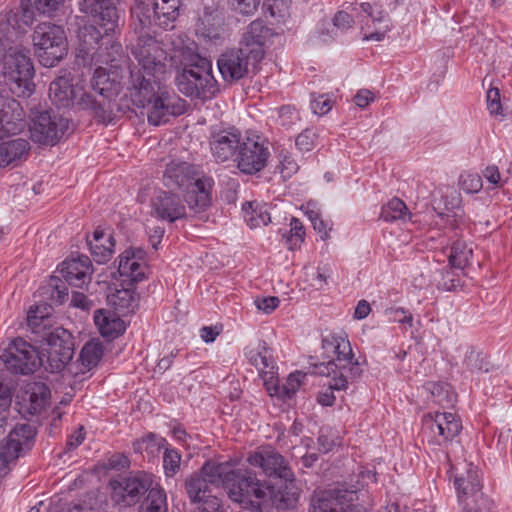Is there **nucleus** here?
<instances>
[{
    "label": "nucleus",
    "instance_id": "nucleus-56",
    "mask_svg": "<svg viewBox=\"0 0 512 512\" xmlns=\"http://www.w3.org/2000/svg\"><path fill=\"white\" fill-rule=\"evenodd\" d=\"M487 106L491 114L499 115L502 113L500 92L498 88H490L488 90Z\"/></svg>",
    "mask_w": 512,
    "mask_h": 512
},
{
    "label": "nucleus",
    "instance_id": "nucleus-45",
    "mask_svg": "<svg viewBox=\"0 0 512 512\" xmlns=\"http://www.w3.org/2000/svg\"><path fill=\"white\" fill-rule=\"evenodd\" d=\"M13 27L21 34L28 33L32 28V2L21 0L19 9L13 16Z\"/></svg>",
    "mask_w": 512,
    "mask_h": 512
},
{
    "label": "nucleus",
    "instance_id": "nucleus-57",
    "mask_svg": "<svg viewBox=\"0 0 512 512\" xmlns=\"http://www.w3.org/2000/svg\"><path fill=\"white\" fill-rule=\"evenodd\" d=\"M425 424L431 432H437L445 440V431H447L449 425L448 418H428Z\"/></svg>",
    "mask_w": 512,
    "mask_h": 512
},
{
    "label": "nucleus",
    "instance_id": "nucleus-48",
    "mask_svg": "<svg viewBox=\"0 0 512 512\" xmlns=\"http://www.w3.org/2000/svg\"><path fill=\"white\" fill-rule=\"evenodd\" d=\"M407 215H410L408 213V208L406 207L405 203L399 198H394L391 201H389L387 205L383 207L381 212V217L385 221H395L399 219H404Z\"/></svg>",
    "mask_w": 512,
    "mask_h": 512
},
{
    "label": "nucleus",
    "instance_id": "nucleus-54",
    "mask_svg": "<svg viewBox=\"0 0 512 512\" xmlns=\"http://www.w3.org/2000/svg\"><path fill=\"white\" fill-rule=\"evenodd\" d=\"M317 135L310 129L302 131L295 140V144L299 150L309 152L315 147Z\"/></svg>",
    "mask_w": 512,
    "mask_h": 512
},
{
    "label": "nucleus",
    "instance_id": "nucleus-21",
    "mask_svg": "<svg viewBox=\"0 0 512 512\" xmlns=\"http://www.w3.org/2000/svg\"><path fill=\"white\" fill-rule=\"evenodd\" d=\"M116 0H83L80 10L90 15L96 23L104 28V33L114 31L117 26L118 12Z\"/></svg>",
    "mask_w": 512,
    "mask_h": 512
},
{
    "label": "nucleus",
    "instance_id": "nucleus-19",
    "mask_svg": "<svg viewBox=\"0 0 512 512\" xmlns=\"http://www.w3.org/2000/svg\"><path fill=\"white\" fill-rule=\"evenodd\" d=\"M30 347L22 338H17L3 350L0 358L10 372L21 375H29L32 372Z\"/></svg>",
    "mask_w": 512,
    "mask_h": 512
},
{
    "label": "nucleus",
    "instance_id": "nucleus-60",
    "mask_svg": "<svg viewBox=\"0 0 512 512\" xmlns=\"http://www.w3.org/2000/svg\"><path fill=\"white\" fill-rule=\"evenodd\" d=\"M310 108L315 114L324 115L331 109V101L320 96L311 101Z\"/></svg>",
    "mask_w": 512,
    "mask_h": 512
},
{
    "label": "nucleus",
    "instance_id": "nucleus-44",
    "mask_svg": "<svg viewBox=\"0 0 512 512\" xmlns=\"http://www.w3.org/2000/svg\"><path fill=\"white\" fill-rule=\"evenodd\" d=\"M167 498L165 491L156 485L150 489L148 495L140 505L139 512H167Z\"/></svg>",
    "mask_w": 512,
    "mask_h": 512
},
{
    "label": "nucleus",
    "instance_id": "nucleus-63",
    "mask_svg": "<svg viewBox=\"0 0 512 512\" xmlns=\"http://www.w3.org/2000/svg\"><path fill=\"white\" fill-rule=\"evenodd\" d=\"M352 22V17L344 11H338L333 18L334 26L341 30L349 28Z\"/></svg>",
    "mask_w": 512,
    "mask_h": 512
},
{
    "label": "nucleus",
    "instance_id": "nucleus-50",
    "mask_svg": "<svg viewBox=\"0 0 512 512\" xmlns=\"http://www.w3.org/2000/svg\"><path fill=\"white\" fill-rule=\"evenodd\" d=\"M305 376L304 373L301 371H296L295 373H291L286 383L281 385L280 390V399L286 400L293 397L295 392L300 388L301 386V379Z\"/></svg>",
    "mask_w": 512,
    "mask_h": 512
},
{
    "label": "nucleus",
    "instance_id": "nucleus-6",
    "mask_svg": "<svg viewBox=\"0 0 512 512\" xmlns=\"http://www.w3.org/2000/svg\"><path fill=\"white\" fill-rule=\"evenodd\" d=\"M228 495L231 500L249 509L267 512L269 486L256 478L251 470H231L227 476Z\"/></svg>",
    "mask_w": 512,
    "mask_h": 512
},
{
    "label": "nucleus",
    "instance_id": "nucleus-42",
    "mask_svg": "<svg viewBox=\"0 0 512 512\" xmlns=\"http://www.w3.org/2000/svg\"><path fill=\"white\" fill-rule=\"evenodd\" d=\"M164 439L158 438L155 434H148L141 439H137L133 443L135 453H140L148 460L158 457L163 448Z\"/></svg>",
    "mask_w": 512,
    "mask_h": 512
},
{
    "label": "nucleus",
    "instance_id": "nucleus-38",
    "mask_svg": "<svg viewBox=\"0 0 512 512\" xmlns=\"http://www.w3.org/2000/svg\"><path fill=\"white\" fill-rule=\"evenodd\" d=\"M229 473L230 471L224 463L206 462L199 473H194L191 476H200L207 484L218 489L220 484H223L225 488L227 487Z\"/></svg>",
    "mask_w": 512,
    "mask_h": 512
},
{
    "label": "nucleus",
    "instance_id": "nucleus-2",
    "mask_svg": "<svg viewBox=\"0 0 512 512\" xmlns=\"http://www.w3.org/2000/svg\"><path fill=\"white\" fill-rule=\"evenodd\" d=\"M131 100L136 106L147 109L148 122L155 126L186 111L183 99L168 91L159 80L146 78L140 71L131 70Z\"/></svg>",
    "mask_w": 512,
    "mask_h": 512
},
{
    "label": "nucleus",
    "instance_id": "nucleus-55",
    "mask_svg": "<svg viewBox=\"0 0 512 512\" xmlns=\"http://www.w3.org/2000/svg\"><path fill=\"white\" fill-rule=\"evenodd\" d=\"M264 381L267 392L271 397H277L280 399L281 386L278 383V378L275 376L274 371L265 372L261 375Z\"/></svg>",
    "mask_w": 512,
    "mask_h": 512
},
{
    "label": "nucleus",
    "instance_id": "nucleus-3",
    "mask_svg": "<svg viewBox=\"0 0 512 512\" xmlns=\"http://www.w3.org/2000/svg\"><path fill=\"white\" fill-rule=\"evenodd\" d=\"M171 60L178 69H181L176 79L180 92L202 100L211 99L214 96L217 87L212 75V65L208 59L201 57L189 47H176Z\"/></svg>",
    "mask_w": 512,
    "mask_h": 512
},
{
    "label": "nucleus",
    "instance_id": "nucleus-10",
    "mask_svg": "<svg viewBox=\"0 0 512 512\" xmlns=\"http://www.w3.org/2000/svg\"><path fill=\"white\" fill-rule=\"evenodd\" d=\"M452 473L458 501L465 505L466 501L471 498L477 504L483 495L477 467L472 463H466L461 468L453 466Z\"/></svg>",
    "mask_w": 512,
    "mask_h": 512
},
{
    "label": "nucleus",
    "instance_id": "nucleus-4",
    "mask_svg": "<svg viewBox=\"0 0 512 512\" xmlns=\"http://www.w3.org/2000/svg\"><path fill=\"white\" fill-rule=\"evenodd\" d=\"M74 339L63 327H55L34 336V368L55 373L61 371L73 358Z\"/></svg>",
    "mask_w": 512,
    "mask_h": 512
},
{
    "label": "nucleus",
    "instance_id": "nucleus-47",
    "mask_svg": "<svg viewBox=\"0 0 512 512\" xmlns=\"http://www.w3.org/2000/svg\"><path fill=\"white\" fill-rule=\"evenodd\" d=\"M262 7L270 17L284 21L290 16L291 0H263Z\"/></svg>",
    "mask_w": 512,
    "mask_h": 512
},
{
    "label": "nucleus",
    "instance_id": "nucleus-5",
    "mask_svg": "<svg viewBox=\"0 0 512 512\" xmlns=\"http://www.w3.org/2000/svg\"><path fill=\"white\" fill-rule=\"evenodd\" d=\"M164 178L166 186L186 190L184 200L190 209L199 212L210 205V181L199 178L193 165L173 160L167 165Z\"/></svg>",
    "mask_w": 512,
    "mask_h": 512
},
{
    "label": "nucleus",
    "instance_id": "nucleus-37",
    "mask_svg": "<svg viewBox=\"0 0 512 512\" xmlns=\"http://www.w3.org/2000/svg\"><path fill=\"white\" fill-rule=\"evenodd\" d=\"M88 244L91 255L97 263H106L112 257L114 239L112 236L104 239L103 231L95 230L93 233V240H88Z\"/></svg>",
    "mask_w": 512,
    "mask_h": 512
},
{
    "label": "nucleus",
    "instance_id": "nucleus-43",
    "mask_svg": "<svg viewBox=\"0 0 512 512\" xmlns=\"http://www.w3.org/2000/svg\"><path fill=\"white\" fill-rule=\"evenodd\" d=\"M245 220L250 227L257 228L267 225L271 221L270 214L256 201L245 202L242 205Z\"/></svg>",
    "mask_w": 512,
    "mask_h": 512
},
{
    "label": "nucleus",
    "instance_id": "nucleus-15",
    "mask_svg": "<svg viewBox=\"0 0 512 512\" xmlns=\"http://www.w3.org/2000/svg\"><path fill=\"white\" fill-rule=\"evenodd\" d=\"M58 272L70 286L84 288L91 282L94 268L88 256L77 254L65 259L58 266Z\"/></svg>",
    "mask_w": 512,
    "mask_h": 512
},
{
    "label": "nucleus",
    "instance_id": "nucleus-12",
    "mask_svg": "<svg viewBox=\"0 0 512 512\" xmlns=\"http://www.w3.org/2000/svg\"><path fill=\"white\" fill-rule=\"evenodd\" d=\"M247 461L254 467H259L268 475H275L284 481L293 480V472L285 464V460L275 449L270 446L260 447L251 453Z\"/></svg>",
    "mask_w": 512,
    "mask_h": 512
},
{
    "label": "nucleus",
    "instance_id": "nucleus-64",
    "mask_svg": "<svg viewBox=\"0 0 512 512\" xmlns=\"http://www.w3.org/2000/svg\"><path fill=\"white\" fill-rule=\"evenodd\" d=\"M71 305L76 308L87 310L91 306V301L82 292L74 291L71 295Z\"/></svg>",
    "mask_w": 512,
    "mask_h": 512
},
{
    "label": "nucleus",
    "instance_id": "nucleus-18",
    "mask_svg": "<svg viewBox=\"0 0 512 512\" xmlns=\"http://www.w3.org/2000/svg\"><path fill=\"white\" fill-rule=\"evenodd\" d=\"M268 157L267 148L258 141L247 138L239 148L237 167L245 174H255L266 166Z\"/></svg>",
    "mask_w": 512,
    "mask_h": 512
},
{
    "label": "nucleus",
    "instance_id": "nucleus-16",
    "mask_svg": "<svg viewBox=\"0 0 512 512\" xmlns=\"http://www.w3.org/2000/svg\"><path fill=\"white\" fill-rule=\"evenodd\" d=\"M152 488V476L145 472H138L121 479L118 482V487H115L114 490L115 496L118 497V503H123L124 506H131L139 501L143 493H149Z\"/></svg>",
    "mask_w": 512,
    "mask_h": 512
},
{
    "label": "nucleus",
    "instance_id": "nucleus-23",
    "mask_svg": "<svg viewBox=\"0 0 512 512\" xmlns=\"http://www.w3.org/2000/svg\"><path fill=\"white\" fill-rule=\"evenodd\" d=\"M273 36L272 29L264 24L260 19L252 21L243 34L240 47L251 54V58L256 57L262 60L264 57V43Z\"/></svg>",
    "mask_w": 512,
    "mask_h": 512
},
{
    "label": "nucleus",
    "instance_id": "nucleus-36",
    "mask_svg": "<svg viewBox=\"0 0 512 512\" xmlns=\"http://www.w3.org/2000/svg\"><path fill=\"white\" fill-rule=\"evenodd\" d=\"M108 299L119 316H126L135 311L139 297L132 289L123 288L117 289Z\"/></svg>",
    "mask_w": 512,
    "mask_h": 512
},
{
    "label": "nucleus",
    "instance_id": "nucleus-51",
    "mask_svg": "<svg viewBox=\"0 0 512 512\" xmlns=\"http://www.w3.org/2000/svg\"><path fill=\"white\" fill-rule=\"evenodd\" d=\"M180 454L173 449L166 448L163 455V467L167 476H174L180 467Z\"/></svg>",
    "mask_w": 512,
    "mask_h": 512
},
{
    "label": "nucleus",
    "instance_id": "nucleus-8",
    "mask_svg": "<svg viewBox=\"0 0 512 512\" xmlns=\"http://www.w3.org/2000/svg\"><path fill=\"white\" fill-rule=\"evenodd\" d=\"M34 47L40 64L53 67L67 54L64 31L56 25H39L34 31Z\"/></svg>",
    "mask_w": 512,
    "mask_h": 512
},
{
    "label": "nucleus",
    "instance_id": "nucleus-39",
    "mask_svg": "<svg viewBox=\"0 0 512 512\" xmlns=\"http://www.w3.org/2000/svg\"><path fill=\"white\" fill-rule=\"evenodd\" d=\"M57 326V316L51 304L40 303L34 306V336Z\"/></svg>",
    "mask_w": 512,
    "mask_h": 512
},
{
    "label": "nucleus",
    "instance_id": "nucleus-28",
    "mask_svg": "<svg viewBox=\"0 0 512 512\" xmlns=\"http://www.w3.org/2000/svg\"><path fill=\"white\" fill-rule=\"evenodd\" d=\"M295 478L292 481H285L284 486H279L277 489L269 486V495H267V512H270L272 507L277 509H289L295 506L299 492L294 484Z\"/></svg>",
    "mask_w": 512,
    "mask_h": 512
},
{
    "label": "nucleus",
    "instance_id": "nucleus-9",
    "mask_svg": "<svg viewBox=\"0 0 512 512\" xmlns=\"http://www.w3.org/2000/svg\"><path fill=\"white\" fill-rule=\"evenodd\" d=\"M69 127V119L52 115L49 111L41 112L34 119V142L53 146L62 139Z\"/></svg>",
    "mask_w": 512,
    "mask_h": 512
},
{
    "label": "nucleus",
    "instance_id": "nucleus-1",
    "mask_svg": "<svg viewBox=\"0 0 512 512\" xmlns=\"http://www.w3.org/2000/svg\"><path fill=\"white\" fill-rule=\"evenodd\" d=\"M95 95L83 91L80 80L72 70L64 68L50 83L49 97L60 108L77 105L81 109L91 110L103 122H111L129 110L128 101L119 98L121 83L111 79L103 68H97L91 79Z\"/></svg>",
    "mask_w": 512,
    "mask_h": 512
},
{
    "label": "nucleus",
    "instance_id": "nucleus-53",
    "mask_svg": "<svg viewBox=\"0 0 512 512\" xmlns=\"http://www.w3.org/2000/svg\"><path fill=\"white\" fill-rule=\"evenodd\" d=\"M459 184L465 192L477 193L482 188V179L478 174L466 173L461 175Z\"/></svg>",
    "mask_w": 512,
    "mask_h": 512
},
{
    "label": "nucleus",
    "instance_id": "nucleus-13",
    "mask_svg": "<svg viewBox=\"0 0 512 512\" xmlns=\"http://www.w3.org/2000/svg\"><path fill=\"white\" fill-rule=\"evenodd\" d=\"M32 439V426L22 424L16 426L7 438L0 441V471L6 474L10 465L20 456L23 446Z\"/></svg>",
    "mask_w": 512,
    "mask_h": 512
},
{
    "label": "nucleus",
    "instance_id": "nucleus-59",
    "mask_svg": "<svg viewBox=\"0 0 512 512\" xmlns=\"http://www.w3.org/2000/svg\"><path fill=\"white\" fill-rule=\"evenodd\" d=\"M236 9L243 15H252L258 8L260 0H235Z\"/></svg>",
    "mask_w": 512,
    "mask_h": 512
},
{
    "label": "nucleus",
    "instance_id": "nucleus-34",
    "mask_svg": "<svg viewBox=\"0 0 512 512\" xmlns=\"http://www.w3.org/2000/svg\"><path fill=\"white\" fill-rule=\"evenodd\" d=\"M118 272L120 276L126 277L132 283L142 281L145 277L142 263L136 259V252L132 250L124 251L119 260Z\"/></svg>",
    "mask_w": 512,
    "mask_h": 512
},
{
    "label": "nucleus",
    "instance_id": "nucleus-22",
    "mask_svg": "<svg viewBox=\"0 0 512 512\" xmlns=\"http://www.w3.org/2000/svg\"><path fill=\"white\" fill-rule=\"evenodd\" d=\"M29 50L17 51L13 55L14 69L10 72V79L15 84L13 92L18 95L30 96L32 93V62Z\"/></svg>",
    "mask_w": 512,
    "mask_h": 512
},
{
    "label": "nucleus",
    "instance_id": "nucleus-14",
    "mask_svg": "<svg viewBox=\"0 0 512 512\" xmlns=\"http://www.w3.org/2000/svg\"><path fill=\"white\" fill-rule=\"evenodd\" d=\"M185 491L190 502L199 512H215L220 510L219 498L213 494L216 489L207 484L200 476H188L184 482Z\"/></svg>",
    "mask_w": 512,
    "mask_h": 512
},
{
    "label": "nucleus",
    "instance_id": "nucleus-46",
    "mask_svg": "<svg viewBox=\"0 0 512 512\" xmlns=\"http://www.w3.org/2000/svg\"><path fill=\"white\" fill-rule=\"evenodd\" d=\"M472 255L473 251L467 247L466 243L456 241L451 247L449 264L453 268L464 270L469 265Z\"/></svg>",
    "mask_w": 512,
    "mask_h": 512
},
{
    "label": "nucleus",
    "instance_id": "nucleus-52",
    "mask_svg": "<svg viewBox=\"0 0 512 512\" xmlns=\"http://www.w3.org/2000/svg\"><path fill=\"white\" fill-rule=\"evenodd\" d=\"M290 226L291 235L287 237V243L289 249L293 250L304 241L305 231L301 221L297 218L291 219Z\"/></svg>",
    "mask_w": 512,
    "mask_h": 512
},
{
    "label": "nucleus",
    "instance_id": "nucleus-61",
    "mask_svg": "<svg viewBox=\"0 0 512 512\" xmlns=\"http://www.w3.org/2000/svg\"><path fill=\"white\" fill-rule=\"evenodd\" d=\"M337 360H348L353 358L352 348L348 340L342 339L336 346Z\"/></svg>",
    "mask_w": 512,
    "mask_h": 512
},
{
    "label": "nucleus",
    "instance_id": "nucleus-31",
    "mask_svg": "<svg viewBox=\"0 0 512 512\" xmlns=\"http://www.w3.org/2000/svg\"><path fill=\"white\" fill-rule=\"evenodd\" d=\"M30 143L26 139L18 138L0 144V168L7 167L23 157L30 151Z\"/></svg>",
    "mask_w": 512,
    "mask_h": 512
},
{
    "label": "nucleus",
    "instance_id": "nucleus-30",
    "mask_svg": "<svg viewBox=\"0 0 512 512\" xmlns=\"http://www.w3.org/2000/svg\"><path fill=\"white\" fill-rule=\"evenodd\" d=\"M132 15L136 19L135 30L141 34H145L153 24L158 25V15H156V6L154 0H139L132 8Z\"/></svg>",
    "mask_w": 512,
    "mask_h": 512
},
{
    "label": "nucleus",
    "instance_id": "nucleus-17",
    "mask_svg": "<svg viewBox=\"0 0 512 512\" xmlns=\"http://www.w3.org/2000/svg\"><path fill=\"white\" fill-rule=\"evenodd\" d=\"M152 215L158 219L174 223L186 218V206L182 197L170 191H160L151 200Z\"/></svg>",
    "mask_w": 512,
    "mask_h": 512
},
{
    "label": "nucleus",
    "instance_id": "nucleus-32",
    "mask_svg": "<svg viewBox=\"0 0 512 512\" xmlns=\"http://www.w3.org/2000/svg\"><path fill=\"white\" fill-rule=\"evenodd\" d=\"M104 355V345L99 339H91L81 349L79 360L80 369L75 375L86 374L96 367Z\"/></svg>",
    "mask_w": 512,
    "mask_h": 512
},
{
    "label": "nucleus",
    "instance_id": "nucleus-41",
    "mask_svg": "<svg viewBox=\"0 0 512 512\" xmlns=\"http://www.w3.org/2000/svg\"><path fill=\"white\" fill-rule=\"evenodd\" d=\"M181 0H154L158 25L167 29L179 16Z\"/></svg>",
    "mask_w": 512,
    "mask_h": 512
},
{
    "label": "nucleus",
    "instance_id": "nucleus-7",
    "mask_svg": "<svg viewBox=\"0 0 512 512\" xmlns=\"http://www.w3.org/2000/svg\"><path fill=\"white\" fill-rule=\"evenodd\" d=\"M131 53L139 68L130 67V71H140L146 78L152 77V80L160 81L167 69V53L160 42L148 33L141 34L132 46Z\"/></svg>",
    "mask_w": 512,
    "mask_h": 512
},
{
    "label": "nucleus",
    "instance_id": "nucleus-20",
    "mask_svg": "<svg viewBox=\"0 0 512 512\" xmlns=\"http://www.w3.org/2000/svg\"><path fill=\"white\" fill-rule=\"evenodd\" d=\"M30 347L22 338H17L3 350L0 358L10 372L21 375H29L32 372Z\"/></svg>",
    "mask_w": 512,
    "mask_h": 512
},
{
    "label": "nucleus",
    "instance_id": "nucleus-29",
    "mask_svg": "<svg viewBox=\"0 0 512 512\" xmlns=\"http://www.w3.org/2000/svg\"><path fill=\"white\" fill-rule=\"evenodd\" d=\"M431 395L434 397L435 402L442 407V411L435 412V416H453L454 403L456 402L457 395L452 390L449 383L446 382H428L425 386Z\"/></svg>",
    "mask_w": 512,
    "mask_h": 512
},
{
    "label": "nucleus",
    "instance_id": "nucleus-27",
    "mask_svg": "<svg viewBox=\"0 0 512 512\" xmlns=\"http://www.w3.org/2000/svg\"><path fill=\"white\" fill-rule=\"evenodd\" d=\"M238 134L230 131L214 133L210 139V147L213 155L221 162L227 161L236 155L241 146Z\"/></svg>",
    "mask_w": 512,
    "mask_h": 512
},
{
    "label": "nucleus",
    "instance_id": "nucleus-33",
    "mask_svg": "<svg viewBox=\"0 0 512 512\" xmlns=\"http://www.w3.org/2000/svg\"><path fill=\"white\" fill-rule=\"evenodd\" d=\"M38 293L41 297L62 305L69 299V290L66 282L58 276L51 275L48 280L39 286Z\"/></svg>",
    "mask_w": 512,
    "mask_h": 512
},
{
    "label": "nucleus",
    "instance_id": "nucleus-24",
    "mask_svg": "<svg viewBox=\"0 0 512 512\" xmlns=\"http://www.w3.org/2000/svg\"><path fill=\"white\" fill-rule=\"evenodd\" d=\"M312 512H362V508L349 504L340 491H321L311 500Z\"/></svg>",
    "mask_w": 512,
    "mask_h": 512
},
{
    "label": "nucleus",
    "instance_id": "nucleus-25",
    "mask_svg": "<svg viewBox=\"0 0 512 512\" xmlns=\"http://www.w3.org/2000/svg\"><path fill=\"white\" fill-rule=\"evenodd\" d=\"M77 50L84 60H100L104 55L100 52L103 39L101 32L94 25H84L78 31Z\"/></svg>",
    "mask_w": 512,
    "mask_h": 512
},
{
    "label": "nucleus",
    "instance_id": "nucleus-40",
    "mask_svg": "<svg viewBox=\"0 0 512 512\" xmlns=\"http://www.w3.org/2000/svg\"><path fill=\"white\" fill-rule=\"evenodd\" d=\"M24 127V122L20 114H14V108L11 105L0 109V140L15 135Z\"/></svg>",
    "mask_w": 512,
    "mask_h": 512
},
{
    "label": "nucleus",
    "instance_id": "nucleus-11",
    "mask_svg": "<svg viewBox=\"0 0 512 512\" xmlns=\"http://www.w3.org/2000/svg\"><path fill=\"white\" fill-rule=\"evenodd\" d=\"M242 47L223 53L218 59V68L225 80L236 81L243 78L250 67H256L261 61L256 57L251 58Z\"/></svg>",
    "mask_w": 512,
    "mask_h": 512
},
{
    "label": "nucleus",
    "instance_id": "nucleus-35",
    "mask_svg": "<svg viewBox=\"0 0 512 512\" xmlns=\"http://www.w3.org/2000/svg\"><path fill=\"white\" fill-rule=\"evenodd\" d=\"M94 321L102 336L114 339L124 332V322L119 315L111 314L108 311L98 310L94 316Z\"/></svg>",
    "mask_w": 512,
    "mask_h": 512
},
{
    "label": "nucleus",
    "instance_id": "nucleus-58",
    "mask_svg": "<svg viewBox=\"0 0 512 512\" xmlns=\"http://www.w3.org/2000/svg\"><path fill=\"white\" fill-rule=\"evenodd\" d=\"M63 0H34V6L42 14L56 11Z\"/></svg>",
    "mask_w": 512,
    "mask_h": 512
},
{
    "label": "nucleus",
    "instance_id": "nucleus-62",
    "mask_svg": "<svg viewBox=\"0 0 512 512\" xmlns=\"http://www.w3.org/2000/svg\"><path fill=\"white\" fill-rule=\"evenodd\" d=\"M279 299L277 297H267L261 300H256V305L259 310H262L264 313L269 314L274 311L279 305Z\"/></svg>",
    "mask_w": 512,
    "mask_h": 512
},
{
    "label": "nucleus",
    "instance_id": "nucleus-49",
    "mask_svg": "<svg viewBox=\"0 0 512 512\" xmlns=\"http://www.w3.org/2000/svg\"><path fill=\"white\" fill-rule=\"evenodd\" d=\"M50 397V389L45 383L34 382V414H40L45 411Z\"/></svg>",
    "mask_w": 512,
    "mask_h": 512
},
{
    "label": "nucleus",
    "instance_id": "nucleus-26",
    "mask_svg": "<svg viewBox=\"0 0 512 512\" xmlns=\"http://www.w3.org/2000/svg\"><path fill=\"white\" fill-rule=\"evenodd\" d=\"M225 18L214 4L204 7L199 15L197 23V33L208 39H217L224 30Z\"/></svg>",
    "mask_w": 512,
    "mask_h": 512
}]
</instances>
